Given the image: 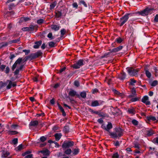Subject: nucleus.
I'll return each mask as SVG.
<instances>
[{
    "mask_svg": "<svg viewBox=\"0 0 158 158\" xmlns=\"http://www.w3.org/2000/svg\"><path fill=\"white\" fill-rule=\"evenodd\" d=\"M145 71V74H146V76L149 78H150L152 76L151 73L149 71V70H147L145 69H144Z\"/></svg>",
    "mask_w": 158,
    "mask_h": 158,
    "instance_id": "nucleus-33",
    "label": "nucleus"
},
{
    "mask_svg": "<svg viewBox=\"0 0 158 158\" xmlns=\"http://www.w3.org/2000/svg\"><path fill=\"white\" fill-rule=\"evenodd\" d=\"M28 28H29L28 31H33L35 29V27L33 25L31 24L29 25Z\"/></svg>",
    "mask_w": 158,
    "mask_h": 158,
    "instance_id": "nucleus-42",
    "label": "nucleus"
},
{
    "mask_svg": "<svg viewBox=\"0 0 158 158\" xmlns=\"http://www.w3.org/2000/svg\"><path fill=\"white\" fill-rule=\"evenodd\" d=\"M1 157L2 158H6L10 155V153L6 150H3L1 151Z\"/></svg>",
    "mask_w": 158,
    "mask_h": 158,
    "instance_id": "nucleus-18",
    "label": "nucleus"
},
{
    "mask_svg": "<svg viewBox=\"0 0 158 158\" xmlns=\"http://www.w3.org/2000/svg\"><path fill=\"white\" fill-rule=\"evenodd\" d=\"M74 145V142L69 140H64L62 143L61 147L63 149L72 147Z\"/></svg>",
    "mask_w": 158,
    "mask_h": 158,
    "instance_id": "nucleus-6",
    "label": "nucleus"
},
{
    "mask_svg": "<svg viewBox=\"0 0 158 158\" xmlns=\"http://www.w3.org/2000/svg\"><path fill=\"white\" fill-rule=\"evenodd\" d=\"M104 102L102 100H94L92 102L90 106L92 107H96L102 105Z\"/></svg>",
    "mask_w": 158,
    "mask_h": 158,
    "instance_id": "nucleus-8",
    "label": "nucleus"
},
{
    "mask_svg": "<svg viewBox=\"0 0 158 158\" xmlns=\"http://www.w3.org/2000/svg\"><path fill=\"white\" fill-rule=\"evenodd\" d=\"M115 41L116 42H117L118 43L120 44L123 41V40L120 37H118L115 39Z\"/></svg>",
    "mask_w": 158,
    "mask_h": 158,
    "instance_id": "nucleus-45",
    "label": "nucleus"
},
{
    "mask_svg": "<svg viewBox=\"0 0 158 158\" xmlns=\"http://www.w3.org/2000/svg\"><path fill=\"white\" fill-rule=\"evenodd\" d=\"M130 82H129V85L132 86L134 85V83L136 82V81L134 80L133 78H131L130 80Z\"/></svg>",
    "mask_w": 158,
    "mask_h": 158,
    "instance_id": "nucleus-41",
    "label": "nucleus"
},
{
    "mask_svg": "<svg viewBox=\"0 0 158 158\" xmlns=\"http://www.w3.org/2000/svg\"><path fill=\"white\" fill-rule=\"evenodd\" d=\"M61 37H62L66 32V31L64 28L60 30Z\"/></svg>",
    "mask_w": 158,
    "mask_h": 158,
    "instance_id": "nucleus-48",
    "label": "nucleus"
},
{
    "mask_svg": "<svg viewBox=\"0 0 158 158\" xmlns=\"http://www.w3.org/2000/svg\"><path fill=\"white\" fill-rule=\"evenodd\" d=\"M154 21L155 22H158V14H156L154 18Z\"/></svg>",
    "mask_w": 158,
    "mask_h": 158,
    "instance_id": "nucleus-64",
    "label": "nucleus"
},
{
    "mask_svg": "<svg viewBox=\"0 0 158 158\" xmlns=\"http://www.w3.org/2000/svg\"><path fill=\"white\" fill-rule=\"evenodd\" d=\"M152 142L154 144L158 143V137H156L154 139L152 140Z\"/></svg>",
    "mask_w": 158,
    "mask_h": 158,
    "instance_id": "nucleus-63",
    "label": "nucleus"
},
{
    "mask_svg": "<svg viewBox=\"0 0 158 158\" xmlns=\"http://www.w3.org/2000/svg\"><path fill=\"white\" fill-rule=\"evenodd\" d=\"M149 98L148 96H144L141 99V102L146 105H150L151 104V102L149 101Z\"/></svg>",
    "mask_w": 158,
    "mask_h": 158,
    "instance_id": "nucleus-11",
    "label": "nucleus"
},
{
    "mask_svg": "<svg viewBox=\"0 0 158 158\" xmlns=\"http://www.w3.org/2000/svg\"><path fill=\"white\" fill-rule=\"evenodd\" d=\"M88 61L89 60L87 59H80L72 65V67L75 69H79Z\"/></svg>",
    "mask_w": 158,
    "mask_h": 158,
    "instance_id": "nucleus-3",
    "label": "nucleus"
},
{
    "mask_svg": "<svg viewBox=\"0 0 158 158\" xmlns=\"http://www.w3.org/2000/svg\"><path fill=\"white\" fill-rule=\"evenodd\" d=\"M139 98H138L135 97L134 98H132L131 99V101L132 102H135L139 101Z\"/></svg>",
    "mask_w": 158,
    "mask_h": 158,
    "instance_id": "nucleus-53",
    "label": "nucleus"
},
{
    "mask_svg": "<svg viewBox=\"0 0 158 158\" xmlns=\"http://www.w3.org/2000/svg\"><path fill=\"white\" fill-rule=\"evenodd\" d=\"M108 50L109 51V52L105 53L103 55L101 56V59L107 58L115 55V54H113L111 50V49H110Z\"/></svg>",
    "mask_w": 158,
    "mask_h": 158,
    "instance_id": "nucleus-9",
    "label": "nucleus"
},
{
    "mask_svg": "<svg viewBox=\"0 0 158 158\" xmlns=\"http://www.w3.org/2000/svg\"><path fill=\"white\" fill-rule=\"evenodd\" d=\"M18 4V2L16 4L14 3H10L8 5V9L10 10H12L14 7H15Z\"/></svg>",
    "mask_w": 158,
    "mask_h": 158,
    "instance_id": "nucleus-27",
    "label": "nucleus"
},
{
    "mask_svg": "<svg viewBox=\"0 0 158 158\" xmlns=\"http://www.w3.org/2000/svg\"><path fill=\"white\" fill-rule=\"evenodd\" d=\"M127 112L129 114H132L133 115L134 114L136 113V111L135 109L132 107L131 108H128L127 110Z\"/></svg>",
    "mask_w": 158,
    "mask_h": 158,
    "instance_id": "nucleus-24",
    "label": "nucleus"
},
{
    "mask_svg": "<svg viewBox=\"0 0 158 158\" xmlns=\"http://www.w3.org/2000/svg\"><path fill=\"white\" fill-rule=\"evenodd\" d=\"M63 131L64 133H68L69 131V126L67 125L64 126Z\"/></svg>",
    "mask_w": 158,
    "mask_h": 158,
    "instance_id": "nucleus-30",
    "label": "nucleus"
},
{
    "mask_svg": "<svg viewBox=\"0 0 158 158\" xmlns=\"http://www.w3.org/2000/svg\"><path fill=\"white\" fill-rule=\"evenodd\" d=\"M15 56L14 54H10V56H9V59L11 60L10 62H12V60H13L14 58L15 57Z\"/></svg>",
    "mask_w": 158,
    "mask_h": 158,
    "instance_id": "nucleus-54",
    "label": "nucleus"
},
{
    "mask_svg": "<svg viewBox=\"0 0 158 158\" xmlns=\"http://www.w3.org/2000/svg\"><path fill=\"white\" fill-rule=\"evenodd\" d=\"M38 124V122L37 120L31 121L30 123L29 126L36 127L37 126Z\"/></svg>",
    "mask_w": 158,
    "mask_h": 158,
    "instance_id": "nucleus-25",
    "label": "nucleus"
},
{
    "mask_svg": "<svg viewBox=\"0 0 158 158\" xmlns=\"http://www.w3.org/2000/svg\"><path fill=\"white\" fill-rule=\"evenodd\" d=\"M42 43V41L41 40L35 42V44L33 45V48L35 49L39 48Z\"/></svg>",
    "mask_w": 158,
    "mask_h": 158,
    "instance_id": "nucleus-20",
    "label": "nucleus"
},
{
    "mask_svg": "<svg viewBox=\"0 0 158 158\" xmlns=\"http://www.w3.org/2000/svg\"><path fill=\"white\" fill-rule=\"evenodd\" d=\"M55 43L53 41L50 42L48 43L49 46L50 48H53V47H54L55 46Z\"/></svg>",
    "mask_w": 158,
    "mask_h": 158,
    "instance_id": "nucleus-51",
    "label": "nucleus"
},
{
    "mask_svg": "<svg viewBox=\"0 0 158 158\" xmlns=\"http://www.w3.org/2000/svg\"><path fill=\"white\" fill-rule=\"evenodd\" d=\"M62 136V134L60 133H56L54 135V136L55 137V139H56V141H59L60 139Z\"/></svg>",
    "mask_w": 158,
    "mask_h": 158,
    "instance_id": "nucleus-23",
    "label": "nucleus"
},
{
    "mask_svg": "<svg viewBox=\"0 0 158 158\" xmlns=\"http://www.w3.org/2000/svg\"><path fill=\"white\" fill-rule=\"evenodd\" d=\"M8 134L10 135H16L19 133V132L16 131H8Z\"/></svg>",
    "mask_w": 158,
    "mask_h": 158,
    "instance_id": "nucleus-36",
    "label": "nucleus"
},
{
    "mask_svg": "<svg viewBox=\"0 0 158 158\" xmlns=\"http://www.w3.org/2000/svg\"><path fill=\"white\" fill-rule=\"evenodd\" d=\"M116 132H110L109 135L112 137V138L116 139L118 137L119 138L123 135V132L124 130L121 128L119 127L115 128Z\"/></svg>",
    "mask_w": 158,
    "mask_h": 158,
    "instance_id": "nucleus-2",
    "label": "nucleus"
},
{
    "mask_svg": "<svg viewBox=\"0 0 158 158\" xmlns=\"http://www.w3.org/2000/svg\"><path fill=\"white\" fill-rule=\"evenodd\" d=\"M123 48V46H120L116 48L112 49L111 51H112V52L113 53V54H115L116 55V53L122 50Z\"/></svg>",
    "mask_w": 158,
    "mask_h": 158,
    "instance_id": "nucleus-16",
    "label": "nucleus"
},
{
    "mask_svg": "<svg viewBox=\"0 0 158 158\" xmlns=\"http://www.w3.org/2000/svg\"><path fill=\"white\" fill-rule=\"evenodd\" d=\"M44 20L42 19H40L37 20V23L39 24H41L44 22Z\"/></svg>",
    "mask_w": 158,
    "mask_h": 158,
    "instance_id": "nucleus-58",
    "label": "nucleus"
},
{
    "mask_svg": "<svg viewBox=\"0 0 158 158\" xmlns=\"http://www.w3.org/2000/svg\"><path fill=\"white\" fill-rule=\"evenodd\" d=\"M60 27V26L57 25H52L51 26V28L55 31H58Z\"/></svg>",
    "mask_w": 158,
    "mask_h": 158,
    "instance_id": "nucleus-26",
    "label": "nucleus"
},
{
    "mask_svg": "<svg viewBox=\"0 0 158 158\" xmlns=\"http://www.w3.org/2000/svg\"><path fill=\"white\" fill-rule=\"evenodd\" d=\"M80 95V97L81 96L82 98H85L86 97V93L85 91L81 92Z\"/></svg>",
    "mask_w": 158,
    "mask_h": 158,
    "instance_id": "nucleus-43",
    "label": "nucleus"
},
{
    "mask_svg": "<svg viewBox=\"0 0 158 158\" xmlns=\"http://www.w3.org/2000/svg\"><path fill=\"white\" fill-rule=\"evenodd\" d=\"M47 139V137L45 136H42L40 138L39 140L40 142H44Z\"/></svg>",
    "mask_w": 158,
    "mask_h": 158,
    "instance_id": "nucleus-37",
    "label": "nucleus"
},
{
    "mask_svg": "<svg viewBox=\"0 0 158 158\" xmlns=\"http://www.w3.org/2000/svg\"><path fill=\"white\" fill-rule=\"evenodd\" d=\"M58 11L60 12L61 14L65 16L68 12V9L66 8L65 7H63L61 9H59Z\"/></svg>",
    "mask_w": 158,
    "mask_h": 158,
    "instance_id": "nucleus-17",
    "label": "nucleus"
},
{
    "mask_svg": "<svg viewBox=\"0 0 158 158\" xmlns=\"http://www.w3.org/2000/svg\"><path fill=\"white\" fill-rule=\"evenodd\" d=\"M96 114H98L100 117H105L106 116L105 114H104L103 112H99L98 111H97V113Z\"/></svg>",
    "mask_w": 158,
    "mask_h": 158,
    "instance_id": "nucleus-39",
    "label": "nucleus"
},
{
    "mask_svg": "<svg viewBox=\"0 0 158 158\" xmlns=\"http://www.w3.org/2000/svg\"><path fill=\"white\" fill-rule=\"evenodd\" d=\"M119 157V155L117 152L114 153L112 156L113 158H118Z\"/></svg>",
    "mask_w": 158,
    "mask_h": 158,
    "instance_id": "nucleus-57",
    "label": "nucleus"
},
{
    "mask_svg": "<svg viewBox=\"0 0 158 158\" xmlns=\"http://www.w3.org/2000/svg\"><path fill=\"white\" fill-rule=\"evenodd\" d=\"M97 122L99 124H102L101 126V128L104 129L108 132H109L110 130L113 128V125H112V124L110 122H108V124L106 127L105 125L103 123L104 121L102 119V118H99L97 120Z\"/></svg>",
    "mask_w": 158,
    "mask_h": 158,
    "instance_id": "nucleus-4",
    "label": "nucleus"
},
{
    "mask_svg": "<svg viewBox=\"0 0 158 158\" xmlns=\"http://www.w3.org/2000/svg\"><path fill=\"white\" fill-rule=\"evenodd\" d=\"M69 96L72 97H73L75 96L79 98H80V95L78 94H77V92L74 90L71 89L69 93Z\"/></svg>",
    "mask_w": 158,
    "mask_h": 158,
    "instance_id": "nucleus-12",
    "label": "nucleus"
},
{
    "mask_svg": "<svg viewBox=\"0 0 158 158\" xmlns=\"http://www.w3.org/2000/svg\"><path fill=\"white\" fill-rule=\"evenodd\" d=\"M114 144L116 147H119L120 146V143L119 141L118 140H117L116 142H114Z\"/></svg>",
    "mask_w": 158,
    "mask_h": 158,
    "instance_id": "nucleus-62",
    "label": "nucleus"
},
{
    "mask_svg": "<svg viewBox=\"0 0 158 158\" xmlns=\"http://www.w3.org/2000/svg\"><path fill=\"white\" fill-rule=\"evenodd\" d=\"M145 132H146L145 134L147 136H148V137L152 136L154 134V132L153 130L152 129L146 130V131H145Z\"/></svg>",
    "mask_w": 158,
    "mask_h": 158,
    "instance_id": "nucleus-22",
    "label": "nucleus"
},
{
    "mask_svg": "<svg viewBox=\"0 0 158 158\" xmlns=\"http://www.w3.org/2000/svg\"><path fill=\"white\" fill-rule=\"evenodd\" d=\"M8 45V43H1V45L2 48L5 47L7 46Z\"/></svg>",
    "mask_w": 158,
    "mask_h": 158,
    "instance_id": "nucleus-60",
    "label": "nucleus"
},
{
    "mask_svg": "<svg viewBox=\"0 0 158 158\" xmlns=\"http://www.w3.org/2000/svg\"><path fill=\"white\" fill-rule=\"evenodd\" d=\"M126 73L125 72H123L121 73L120 75H118V78L121 80L123 81L126 79Z\"/></svg>",
    "mask_w": 158,
    "mask_h": 158,
    "instance_id": "nucleus-19",
    "label": "nucleus"
},
{
    "mask_svg": "<svg viewBox=\"0 0 158 158\" xmlns=\"http://www.w3.org/2000/svg\"><path fill=\"white\" fill-rule=\"evenodd\" d=\"M23 52H25L26 55H27L30 53V50L29 49H23L22 50Z\"/></svg>",
    "mask_w": 158,
    "mask_h": 158,
    "instance_id": "nucleus-56",
    "label": "nucleus"
},
{
    "mask_svg": "<svg viewBox=\"0 0 158 158\" xmlns=\"http://www.w3.org/2000/svg\"><path fill=\"white\" fill-rule=\"evenodd\" d=\"M31 19L29 17H21L19 21V23L20 24L22 23L27 22Z\"/></svg>",
    "mask_w": 158,
    "mask_h": 158,
    "instance_id": "nucleus-14",
    "label": "nucleus"
},
{
    "mask_svg": "<svg viewBox=\"0 0 158 158\" xmlns=\"http://www.w3.org/2000/svg\"><path fill=\"white\" fill-rule=\"evenodd\" d=\"M139 14L142 16H146L148 15L146 9H144L139 12Z\"/></svg>",
    "mask_w": 158,
    "mask_h": 158,
    "instance_id": "nucleus-29",
    "label": "nucleus"
},
{
    "mask_svg": "<svg viewBox=\"0 0 158 158\" xmlns=\"http://www.w3.org/2000/svg\"><path fill=\"white\" fill-rule=\"evenodd\" d=\"M39 153H41L43 154V156H50V152L47 149L44 150H40L39 151Z\"/></svg>",
    "mask_w": 158,
    "mask_h": 158,
    "instance_id": "nucleus-13",
    "label": "nucleus"
},
{
    "mask_svg": "<svg viewBox=\"0 0 158 158\" xmlns=\"http://www.w3.org/2000/svg\"><path fill=\"white\" fill-rule=\"evenodd\" d=\"M131 94L134 95H136V92L135 88L134 87L133 88L131 91Z\"/></svg>",
    "mask_w": 158,
    "mask_h": 158,
    "instance_id": "nucleus-50",
    "label": "nucleus"
},
{
    "mask_svg": "<svg viewBox=\"0 0 158 158\" xmlns=\"http://www.w3.org/2000/svg\"><path fill=\"white\" fill-rule=\"evenodd\" d=\"M25 64H21L18 68L16 69L15 71L14 72V74L15 75H17L19 74V71L22 70L24 68V66Z\"/></svg>",
    "mask_w": 158,
    "mask_h": 158,
    "instance_id": "nucleus-15",
    "label": "nucleus"
},
{
    "mask_svg": "<svg viewBox=\"0 0 158 158\" xmlns=\"http://www.w3.org/2000/svg\"><path fill=\"white\" fill-rule=\"evenodd\" d=\"M147 118L149 121H150V120L155 121L156 120V119L155 116L151 115L147 116Z\"/></svg>",
    "mask_w": 158,
    "mask_h": 158,
    "instance_id": "nucleus-31",
    "label": "nucleus"
},
{
    "mask_svg": "<svg viewBox=\"0 0 158 158\" xmlns=\"http://www.w3.org/2000/svg\"><path fill=\"white\" fill-rule=\"evenodd\" d=\"M112 91L115 94L117 95L121 96L122 94L120 93L119 92L116 90L115 89H112Z\"/></svg>",
    "mask_w": 158,
    "mask_h": 158,
    "instance_id": "nucleus-44",
    "label": "nucleus"
},
{
    "mask_svg": "<svg viewBox=\"0 0 158 158\" xmlns=\"http://www.w3.org/2000/svg\"><path fill=\"white\" fill-rule=\"evenodd\" d=\"M23 145L22 144H20L18 146H17V147H16L15 148V150L17 152L19 151H21V149H23Z\"/></svg>",
    "mask_w": 158,
    "mask_h": 158,
    "instance_id": "nucleus-38",
    "label": "nucleus"
},
{
    "mask_svg": "<svg viewBox=\"0 0 158 158\" xmlns=\"http://www.w3.org/2000/svg\"><path fill=\"white\" fill-rule=\"evenodd\" d=\"M56 5V2L54 1L52 2L50 6V9L52 10L53 9Z\"/></svg>",
    "mask_w": 158,
    "mask_h": 158,
    "instance_id": "nucleus-34",
    "label": "nucleus"
},
{
    "mask_svg": "<svg viewBox=\"0 0 158 158\" xmlns=\"http://www.w3.org/2000/svg\"><path fill=\"white\" fill-rule=\"evenodd\" d=\"M134 13H127L121 17L120 19V22L121 23L120 25V27H122L127 21L129 17L132 16Z\"/></svg>",
    "mask_w": 158,
    "mask_h": 158,
    "instance_id": "nucleus-5",
    "label": "nucleus"
},
{
    "mask_svg": "<svg viewBox=\"0 0 158 158\" xmlns=\"http://www.w3.org/2000/svg\"><path fill=\"white\" fill-rule=\"evenodd\" d=\"M126 69L129 74L132 76H137L138 75V73L139 71L138 69H134L132 67H127Z\"/></svg>",
    "mask_w": 158,
    "mask_h": 158,
    "instance_id": "nucleus-7",
    "label": "nucleus"
},
{
    "mask_svg": "<svg viewBox=\"0 0 158 158\" xmlns=\"http://www.w3.org/2000/svg\"><path fill=\"white\" fill-rule=\"evenodd\" d=\"M20 40V38H18L15 40H13L10 41L9 42V43L10 44H12V43H16L19 42Z\"/></svg>",
    "mask_w": 158,
    "mask_h": 158,
    "instance_id": "nucleus-35",
    "label": "nucleus"
},
{
    "mask_svg": "<svg viewBox=\"0 0 158 158\" xmlns=\"http://www.w3.org/2000/svg\"><path fill=\"white\" fill-rule=\"evenodd\" d=\"M47 37L51 40H52L54 39V38L52 36V33L51 32L49 33Z\"/></svg>",
    "mask_w": 158,
    "mask_h": 158,
    "instance_id": "nucleus-59",
    "label": "nucleus"
},
{
    "mask_svg": "<svg viewBox=\"0 0 158 158\" xmlns=\"http://www.w3.org/2000/svg\"><path fill=\"white\" fill-rule=\"evenodd\" d=\"M43 53L41 50L38 51L37 52L35 53H32L29 55L28 56H26L24 59L23 58L19 57L15 61L14 64L12 66V71H14L15 69L16 68L17 65L20 64L22 62L23 63H25L28 60H33L36 59L40 56H42Z\"/></svg>",
    "mask_w": 158,
    "mask_h": 158,
    "instance_id": "nucleus-1",
    "label": "nucleus"
},
{
    "mask_svg": "<svg viewBox=\"0 0 158 158\" xmlns=\"http://www.w3.org/2000/svg\"><path fill=\"white\" fill-rule=\"evenodd\" d=\"M55 13L56 14V18H60L63 15L60 12L57 10L55 11Z\"/></svg>",
    "mask_w": 158,
    "mask_h": 158,
    "instance_id": "nucleus-40",
    "label": "nucleus"
},
{
    "mask_svg": "<svg viewBox=\"0 0 158 158\" xmlns=\"http://www.w3.org/2000/svg\"><path fill=\"white\" fill-rule=\"evenodd\" d=\"M19 127V125L16 124H13L11 125V128L12 129L16 130L17 129V127Z\"/></svg>",
    "mask_w": 158,
    "mask_h": 158,
    "instance_id": "nucleus-61",
    "label": "nucleus"
},
{
    "mask_svg": "<svg viewBox=\"0 0 158 158\" xmlns=\"http://www.w3.org/2000/svg\"><path fill=\"white\" fill-rule=\"evenodd\" d=\"M64 151L63 153L64 154L66 155H70L72 152V150L70 148L65 149H63Z\"/></svg>",
    "mask_w": 158,
    "mask_h": 158,
    "instance_id": "nucleus-21",
    "label": "nucleus"
},
{
    "mask_svg": "<svg viewBox=\"0 0 158 158\" xmlns=\"http://www.w3.org/2000/svg\"><path fill=\"white\" fill-rule=\"evenodd\" d=\"M78 4L80 5H82L85 7H87V5L86 3L83 0H79V2H78Z\"/></svg>",
    "mask_w": 158,
    "mask_h": 158,
    "instance_id": "nucleus-32",
    "label": "nucleus"
},
{
    "mask_svg": "<svg viewBox=\"0 0 158 158\" xmlns=\"http://www.w3.org/2000/svg\"><path fill=\"white\" fill-rule=\"evenodd\" d=\"M12 143L14 145H16L18 143V139L17 138H15L12 140Z\"/></svg>",
    "mask_w": 158,
    "mask_h": 158,
    "instance_id": "nucleus-47",
    "label": "nucleus"
},
{
    "mask_svg": "<svg viewBox=\"0 0 158 158\" xmlns=\"http://www.w3.org/2000/svg\"><path fill=\"white\" fill-rule=\"evenodd\" d=\"M80 152V149L79 148H76L73 149L72 151V155L73 156L77 155Z\"/></svg>",
    "mask_w": 158,
    "mask_h": 158,
    "instance_id": "nucleus-28",
    "label": "nucleus"
},
{
    "mask_svg": "<svg viewBox=\"0 0 158 158\" xmlns=\"http://www.w3.org/2000/svg\"><path fill=\"white\" fill-rule=\"evenodd\" d=\"M158 84V81L156 80H155L151 82L150 85L152 86H155Z\"/></svg>",
    "mask_w": 158,
    "mask_h": 158,
    "instance_id": "nucleus-49",
    "label": "nucleus"
},
{
    "mask_svg": "<svg viewBox=\"0 0 158 158\" xmlns=\"http://www.w3.org/2000/svg\"><path fill=\"white\" fill-rule=\"evenodd\" d=\"M145 9H146V10L148 14H149L151 11L154 10V9L153 8H149L148 7H147Z\"/></svg>",
    "mask_w": 158,
    "mask_h": 158,
    "instance_id": "nucleus-55",
    "label": "nucleus"
},
{
    "mask_svg": "<svg viewBox=\"0 0 158 158\" xmlns=\"http://www.w3.org/2000/svg\"><path fill=\"white\" fill-rule=\"evenodd\" d=\"M131 123L135 126H137L138 124V122L135 119L132 120L131 121Z\"/></svg>",
    "mask_w": 158,
    "mask_h": 158,
    "instance_id": "nucleus-52",
    "label": "nucleus"
},
{
    "mask_svg": "<svg viewBox=\"0 0 158 158\" xmlns=\"http://www.w3.org/2000/svg\"><path fill=\"white\" fill-rule=\"evenodd\" d=\"M7 82H8V84L6 87V88L7 89H11L12 87H14L17 85L16 83L15 82V81L13 82L11 81L8 80H7Z\"/></svg>",
    "mask_w": 158,
    "mask_h": 158,
    "instance_id": "nucleus-10",
    "label": "nucleus"
},
{
    "mask_svg": "<svg viewBox=\"0 0 158 158\" xmlns=\"http://www.w3.org/2000/svg\"><path fill=\"white\" fill-rule=\"evenodd\" d=\"M31 151L30 150H27L25 152L23 153L22 154V156H26V155L27 154H30L31 153Z\"/></svg>",
    "mask_w": 158,
    "mask_h": 158,
    "instance_id": "nucleus-46",
    "label": "nucleus"
}]
</instances>
